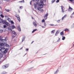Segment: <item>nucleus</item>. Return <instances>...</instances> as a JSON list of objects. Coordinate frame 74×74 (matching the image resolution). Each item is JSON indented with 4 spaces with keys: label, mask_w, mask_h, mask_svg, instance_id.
Returning a JSON list of instances; mask_svg holds the SVG:
<instances>
[{
    "label": "nucleus",
    "mask_w": 74,
    "mask_h": 74,
    "mask_svg": "<svg viewBox=\"0 0 74 74\" xmlns=\"http://www.w3.org/2000/svg\"><path fill=\"white\" fill-rule=\"evenodd\" d=\"M37 5L39 6V7H37V10L39 11H41V8L43 7V5L40 4V3L38 2L36 3V4H34V6L35 9L37 8Z\"/></svg>",
    "instance_id": "nucleus-1"
},
{
    "label": "nucleus",
    "mask_w": 74,
    "mask_h": 74,
    "mask_svg": "<svg viewBox=\"0 0 74 74\" xmlns=\"http://www.w3.org/2000/svg\"><path fill=\"white\" fill-rule=\"evenodd\" d=\"M2 36H0V46L2 47L4 46V43L5 42V41L6 40L5 39H1Z\"/></svg>",
    "instance_id": "nucleus-2"
},
{
    "label": "nucleus",
    "mask_w": 74,
    "mask_h": 74,
    "mask_svg": "<svg viewBox=\"0 0 74 74\" xmlns=\"http://www.w3.org/2000/svg\"><path fill=\"white\" fill-rule=\"evenodd\" d=\"M9 66V64H7L6 65L2 66V67L3 69H6Z\"/></svg>",
    "instance_id": "nucleus-3"
},
{
    "label": "nucleus",
    "mask_w": 74,
    "mask_h": 74,
    "mask_svg": "<svg viewBox=\"0 0 74 74\" xmlns=\"http://www.w3.org/2000/svg\"><path fill=\"white\" fill-rule=\"evenodd\" d=\"M48 13H47L44 16V18L45 19V20L47 19V17H48Z\"/></svg>",
    "instance_id": "nucleus-4"
},
{
    "label": "nucleus",
    "mask_w": 74,
    "mask_h": 74,
    "mask_svg": "<svg viewBox=\"0 0 74 74\" xmlns=\"http://www.w3.org/2000/svg\"><path fill=\"white\" fill-rule=\"evenodd\" d=\"M61 9L62 12L63 13L64 12V8L63 6H61Z\"/></svg>",
    "instance_id": "nucleus-5"
},
{
    "label": "nucleus",
    "mask_w": 74,
    "mask_h": 74,
    "mask_svg": "<svg viewBox=\"0 0 74 74\" xmlns=\"http://www.w3.org/2000/svg\"><path fill=\"white\" fill-rule=\"evenodd\" d=\"M73 10V9L72 8H71V7H70V6H69V8L68 9V11L69 12H70L72 10Z\"/></svg>",
    "instance_id": "nucleus-6"
},
{
    "label": "nucleus",
    "mask_w": 74,
    "mask_h": 74,
    "mask_svg": "<svg viewBox=\"0 0 74 74\" xmlns=\"http://www.w3.org/2000/svg\"><path fill=\"white\" fill-rule=\"evenodd\" d=\"M59 31L57 30L55 36H58V34H59Z\"/></svg>",
    "instance_id": "nucleus-7"
},
{
    "label": "nucleus",
    "mask_w": 74,
    "mask_h": 74,
    "mask_svg": "<svg viewBox=\"0 0 74 74\" xmlns=\"http://www.w3.org/2000/svg\"><path fill=\"white\" fill-rule=\"evenodd\" d=\"M18 29V30L19 31V32H21V27H20V26H18L17 27Z\"/></svg>",
    "instance_id": "nucleus-8"
},
{
    "label": "nucleus",
    "mask_w": 74,
    "mask_h": 74,
    "mask_svg": "<svg viewBox=\"0 0 74 74\" xmlns=\"http://www.w3.org/2000/svg\"><path fill=\"white\" fill-rule=\"evenodd\" d=\"M66 16H67V15L66 14H65L64 16H63L62 19V21L64 20V18H66Z\"/></svg>",
    "instance_id": "nucleus-9"
},
{
    "label": "nucleus",
    "mask_w": 74,
    "mask_h": 74,
    "mask_svg": "<svg viewBox=\"0 0 74 74\" xmlns=\"http://www.w3.org/2000/svg\"><path fill=\"white\" fill-rule=\"evenodd\" d=\"M7 22V21L6 20H3V19H2V22L3 23H5L6 22Z\"/></svg>",
    "instance_id": "nucleus-10"
},
{
    "label": "nucleus",
    "mask_w": 74,
    "mask_h": 74,
    "mask_svg": "<svg viewBox=\"0 0 74 74\" xmlns=\"http://www.w3.org/2000/svg\"><path fill=\"white\" fill-rule=\"evenodd\" d=\"M25 36H24V37L23 38L22 40V42H23L24 41H25Z\"/></svg>",
    "instance_id": "nucleus-11"
},
{
    "label": "nucleus",
    "mask_w": 74,
    "mask_h": 74,
    "mask_svg": "<svg viewBox=\"0 0 74 74\" xmlns=\"http://www.w3.org/2000/svg\"><path fill=\"white\" fill-rule=\"evenodd\" d=\"M12 33L15 35V36H16V32H15L14 31H13L12 32Z\"/></svg>",
    "instance_id": "nucleus-12"
},
{
    "label": "nucleus",
    "mask_w": 74,
    "mask_h": 74,
    "mask_svg": "<svg viewBox=\"0 0 74 74\" xmlns=\"http://www.w3.org/2000/svg\"><path fill=\"white\" fill-rule=\"evenodd\" d=\"M33 25H34L35 26H36H36H37V24L35 22H33Z\"/></svg>",
    "instance_id": "nucleus-13"
},
{
    "label": "nucleus",
    "mask_w": 74,
    "mask_h": 74,
    "mask_svg": "<svg viewBox=\"0 0 74 74\" xmlns=\"http://www.w3.org/2000/svg\"><path fill=\"white\" fill-rule=\"evenodd\" d=\"M5 24L7 26H10V24L7 22H6Z\"/></svg>",
    "instance_id": "nucleus-14"
},
{
    "label": "nucleus",
    "mask_w": 74,
    "mask_h": 74,
    "mask_svg": "<svg viewBox=\"0 0 74 74\" xmlns=\"http://www.w3.org/2000/svg\"><path fill=\"white\" fill-rule=\"evenodd\" d=\"M60 34L61 36H63L64 35V34L63 33V32L62 31L60 33Z\"/></svg>",
    "instance_id": "nucleus-15"
},
{
    "label": "nucleus",
    "mask_w": 74,
    "mask_h": 74,
    "mask_svg": "<svg viewBox=\"0 0 74 74\" xmlns=\"http://www.w3.org/2000/svg\"><path fill=\"white\" fill-rule=\"evenodd\" d=\"M5 49V48H3L1 47H0V51H1V49Z\"/></svg>",
    "instance_id": "nucleus-16"
},
{
    "label": "nucleus",
    "mask_w": 74,
    "mask_h": 74,
    "mask_svg": "<svg viewBox=\"0 0 74 74\" xmlns=\"http://www.w3.org/2000/svg\"><path fill=\"white\" fill-rule=\"evenodd\" d=\"M37 30V29H34V30L32 32V33H34V32H36V31Z\"/></svg>",
    "instance_id": "nucleus-17"
},
{
    "label": "nucleus",
    "mask_w": 74,
    "mask_h": 74,
    "mask_svg": "<svg viewBox=\"0 0 74 74\" xmlns=\"http://www.w3.org/2000/svg\"><path fill=\"white\" fill-rule=\"evenodd\" d=\"M62 40H65V39L66 38L65 37L63 36H62Z\"/></svg>",
    "instance_id": "nucleus-18"
},
{
    "label": "nucleus",
    "mask_w": 74,
    "mask_h": 74,
    "mask_svg": "<svg viewBox=\"0 0 74 74\" xmlns=\"http://www.w3.org/2000/svg\"><path fill=\"white\" fill-rule=\"evenodd\" d=\"M18 21H19V22H21V18H20V17H18V18H17Z\"/></svg>",
    "instance_id": "nucleus-19"
},
{
    "label": "nucleus",
    "mask_w": 74,
    "mask_h": 74,
    "mask_svg": "<svg viewBox=\"0 0 74 74\" xmlns=\"http://www.w3.org/2000/svg\"><path fill=\"white\" fill-rule=\"evenodd\" d=\"M40 2L41 4H42V5H43V6L44 5V3L43 2V1H40Z\"/></svg>",
    "instance_id": "nucleus-20"
},
{
    "label": "nucleus",
    "mask_w": 74,
    "mask_h": 74,
    "mask_svg": "<svg viewBox=\"0 0 74 74\" xmlns=\"http://www.w3.org/2000/svg\"><path fill=\"white\" fill-rule=\"evenodd\" d=\"M55 30H54L52 31L51 32V34H52V33H55Z\"/></svg>",
    "instance_id": "nucleus-21"
},
{
    "label": "nucleus",
    "mask_w": 74,
    "mask_h": 74,
    "mask_svg": "<svg viewBox=\"0 0 74 74\" xmlns=\"http://www.w3.org/2000/svg\"><path fill=\"white\" fill-rule=\"evenodd\" d=\"M3 56V54H1L0 53V58H2Z\"/></svg>",
    "instance_id": "nucleus-22"
},
{
    "label": "nucleus",
    "mask_w": 74,
    "mask_h": 74,
    "mask_svg": "<svg viewBox=\"0 0 74 74\" xmlns=\"http://www.w3.org/2000/svg\"><path fill=\"white\" fill-rule=\"evenodd\" d=\"M74 12L73 13V14H71V18H74V17H73V16H72V15H74Z\"/></svg>",
    "instance_id": "nucleus-23"
},
{
    "label": "nucleus",
    "mask_w": 74,
    "mask_h": 74,
    "mask_svg": "<svg viewBox=\"0 0 74 74\" xmlns=\"http://www.w3.org/2000/svg\"><path fill=\"white\" fill-rule=\"evenodd\" d=\"M58 72H59V70L58 69H57V71H56V72H55L54 74L58 73Z\"/></svg>",
    "instance_id": "nucleus-24"
},
{
    "label": "nucleus",
    "mask_w": 74,
    "mask_h": 74,
    "mask_svg": "<svg viewBox=\"0 0 74 74\" xmlns=\"http://www.w3.org/2000/svg\"><path fill=\"white\" fill-rule=\"evenodd\" d=\"M12 29H15V28H16L15 27L14 25H12Z\"/></svg>",
    "instance_id": "nucleus-25"
},
{
    "label": "nucleus",
    "mask_w": 74,
    "mask_h": 74,
    "mask_svg": "<svg viewBox=\"0 0 74 74\" xmlns=\"http://www.w3.org/2000/svg\"><path fill=\"white\" fill-rule=\"evenodd\" d=\"M7 51L6 50H5L3 51V53H7Z\"/></svg>",
    "instance_id": "nucleus-26"
},
{
    "label": "nucleus",
    "mask_w": 74,
    "mask_h": 74,
    "mask_svg": "<svg viewBox=\"0 0 74 74\" xmlns=\"http://www.w3.org/2000/svg\"><path fill=\"white\" fill-rule=\"evenodd\" d=\"M64 31H65V32H68V31H69V29H64Z\"/></svg>",
    "instance_id": "nucleus-27"
},
{
    "label": "nucleus",
    "mask_w": 74,
    "mask_h": 74,
    "mask_svg": "<svg viewBox=\"0 0 74 74\" xmlns=\"http://www.w3.org/2000/svg\"><path fill=\"white\" fill-rule=\"evenodd\" d=\"M6 73H7L5 72V71H3L2 72V74H5Z\"/></svg>",
    "instance_id": "nucleus-28"
},
{
    "label": "nucleus",
    "mask_w": 74,
    "mask_h": 74,
    "mask_svg": "<svg viewBox=\"0 0 74 74\" xmlns=\"http://www.w3.org/2000/svg\"><path fill=\"white\" fill-rule=\"evenodd\" d=\"M3 30L2 29H0V33H3Z\"/></svg>",
    "instance_id": "nucleus-29"
},
{
    "label": "nucleus",
    "mask_w": 74,
    "mask_h": 74,
    "mask_svg": "<svg viewBox=\"0 0 74 74\" xmlns=\"http://www.w3.org/2000/svg\"><path fill=\"white\" fill-rule=\"evenodd\" d=\"M25 1H24V0H22V1H19V3H24Z\"/></svg>",
    "instance_id": "nucleus-30"
},
{
    "label": "nucleus",
    "mask_w": 74,
    "mask_h": 74,
    "mask_svg": "<svg viewBox=\"0 0 74 74\" xmlns=\"http://www.w3.org/2000/svg\"><path fill=\"white\" fill-rule=\"evenodd\" d=\"M0 16H1V17H2V18H4V15H3L1 14L0 15Z\"/></svg>",
    "instance_id": "nucleus-31"
},
{
    "label": "nucleus",
    "mask_w": 74,
    "mask_h": 74,
    "mask_svg": "<svg viewBox=\"0 0 74 74\" xmlns=\"http://www.w3.org/2000/svg\"><path fill=\"white\" fill-rule=\"evenodd\" d=\"M56 0H52V1H51L52 3H53Z\"/></svg>",
    "instance_id": "nucleus-32"
},
{
    "label": "nucleus",
    "mask_w": 74,
    "mask_h": 74,
    "mask_svg": "<svg viewBox=\"0 0 74 74\" xmlns=\"http://www.w3.org/2000/svg\"><path fill=\"white\" fill-rule=\"evenodd\" d=\"M11 23H12V24H14V21H10Z\"/></svg>",
    "instance_id": "nucleus-33"
},
{
    "label": "nucleus",
    "mask_w": 74,
    "mask_h": 74,
    "mask_svg": "<svg viewBox=\"0 0 74 74\" xmlns=\"http://www.w3.org/2000/svg\"><path fill=\"white\" fill-rule=\"evenodd\" d=\"M15 36H14V35H12V39H13L14 38H15Z\"/></svg>",
    "instance_id": "nucleus-34"
},
{
    "label": "nucleus",
    "mask_w": 74,
    "mask_h": 74,
    "mask_svg": "<svg viewBox=\"0 0 74 74\" xmlns=\"http://www.w3.org/2000/svg\"><path fill=\"white\" fill-rule=\"evenodd\" d=\"M42 23L45 22V20H44V19H42Z\"/></svg>",
    "instance_id": "nucleus-35"
},
{
    "label": "nucleus",
    "mask_w": 74,
    "mask_h": 74,
    "mask_svg": "<svg viewBox=\"0 0 74 74\" xmlns=\"http://www.w3.org/2000/svg\"><path fill=\"white\" fill-rule=\"evenodd\" d=\"M33 68V67H31V68H29V69H28V71H30V70H32V69Z\"/></svg>",
    "instance_id": "nucleus-36"
},
{
    "label": "nucleus",
    "mask_w": 74,
    "mask_h": 74,
    "mask_svg": "<svg viewBox=\"0 0 74 74\" xmlns=\"http://www.w3.org/2000/svg\"><path fill=\"white\" fill-rule=\"evenodd\" d=\"M16 17L17 18H19V15H17V16H16Z\"/></svg>",
    "instance_id": "nucleus-37"
},
{
    "label": "nucleus",
    "mask_w": 74,
    "mask_h": 74,
    "mask_svg": "<svg viewBox=\"0 0 74 74\" xmlns=\"http://www.w3.org/2000/svg\"><path fill=\"white\" fill-rule=\"evenodd\" d=\"M2 19L0 18V23H1L2 22Z\"/></svg>",
    "instance_id": "nucleus-38"
},
{
    "label": "nucleus",
    "mask_w": 74,
    "mask_h": 74,
    "mask_svg": "<svg viewBox=\"0 0 74 74\" xmlns=\"http://www.w3.org/2000/svg\"><path fill=\"white\" fill-rule=\"evenodd\" d=\"M5 11H7V12H10V10H8V9H5Z\"/></svg>",
    "instance_id": "nucleus-39"
},
{
    "label": "nucleus",
    "mask_w": 74,
    "mask_h": 74,
    "mask_svg": "<svg viewBox=\"0 0 74 74\" xmlns=\"http://www.w3.org/2000/svg\"><path fill=\"white\" fill-rule=\"evenodd\" d=\"M3 27L4 28H6L7 27V26L5 25H3Z\"/></svg>",
    "instance_id": "nucleus-40"
},
{
    "label": "nucleus",
    "mask_w": 74,
    "mask_h": 74,
    "mask_svg": "<svg viewBox=\"0 0 74 74\" xmlns=\"http://www.w3.org/2000/svg\"><path fill=\"white\" fill-rule=\"evenodd\" d=\"M44 25L45 26L47 25L46 24V23H45V22H44Z\"/></svg>",
    "instance_id": "nucleus-41"
},
{
    "label": "nucleus",
    "mask_w": 74,
    "mask_h": 74,
    "mask_svg": "<svg viewBox=\"0 0 74 74\" xmlns=\"http://www.w3.org/2000/svg\"><path fill=\"white\" fill-rule=\"evenodd\" d=\"M59 39L57 41V42H59L60 41V38H59Z\"/></svg>",
    "instance_id": "nucleus-42"
},
{
    "label": "nucleus",
    "mask_w": 74,
    "mask_h": 74,
    "mask_svg": "<svg viewBox=\"0 0 74 74\" xmlns=\"http://www.w3.org/2000/svg\"><path fill=\"white\" fill-rule=\"evenodd\" d=\"M59 0H57L56 1V3H59Z\"/></svg>",
    "instance_id": "nucleus-43"
},
{
    "label": "nucleus",
    "mask_w": 74,
    "mask_h": 74,
    "mask_svg": "<svg viewBox=\"0 0 74 74\" xmlns=\"http://www.w3.org/2000/svg\"><path fill=\"white\" fill-rule=\"evenodd\" d=\"M60 20H59L57 21V22H58V23H59V22H60Z\"/></svg>",
    "instance_id": "nucleus-44"
},
{
    "label": "nucleus",
    "mask_w": 74,
    "mask_h": 74,
    "mask_svg": "<svg viewBox=\"0 0 74 74\" xmlns=\"http://www.w3.org/2000/svg\"><path fill=\"white\" fill-rule=\"evenodd\" d=\"M49 25H50V26H54V25H55L53 24H49Z\"/></svg>",
    "instance_id": "nucleus-45"
},
{
    "label": "nucleus",
    "mask_w": 74,
    "mask_h": 74,
    "mask_svg": "<svg viewBox=\"0 0 74 74\" xmlns=\"http://www.w3.org/2000/svg\"><path fill=\"white\" fill-rule=\"evenodd\" d=\"M6 45H7L6 44L3 43V46H6Z\"/></svg>",
    "instance_id": "nucleus-46"
},
{
    "label": "nucleus",
    "mask_w": 74,
    "mask_h": 74,
    "mask_svg": "<svg viewBox=\"0 0 74 74\" xmlns=\"http://www.w3.org/2000/svg\"><path fill=\"white\" fill-rule=\"evenodd\" d=\"M9 46V45H7L6 44V47H8Z\"/></svg>",
    "instance_id": "nucleus-47"
},
{
    "label": "nucleus",
    "mask_w": 74,
    "mask_h": 74,
    "mask_svg": "<svg viewBox=\"0 0 74 74\" xmlns=\"http://www.w3.org/2000/svg\"><path fill=\"white\" fill-rule=\"evenodd\" d=\"M41 12H44V10H43V9H42L41 10Z\"/></svg>",
    "instance_id": "nucleus-48"
},
{
    "label": "nucleus",
    "mask_w": 74,
    "mask_h": 74,
    "mask_svg": "<svg viewBox=\"0 0 74 74\" xmlns=\"http://www.w3.org/2000/svg\"><path fill=\"white\" fill-rule=\"evenodd\" d=\"M32 1H31L30 2V5H32Z\"/></svg>",
    "instance_id": "nucleus-49"
},
{
    "label": "nucleus",
    "mask_w": 74,
    "mask_h": 74,
    "mask_svg": "<svg viewBox=\"0 0 74 74\" xmlns=\"http://www.w3.org/2000/svg\"><path fill=\"white\" fill-rule=\"evenodd\" d=\"M20 8H23V6H21Z\"/></svg>",
    "instance_id": "nucleus-50"
},
{
    "label": "nucleus",
    "mask_w": 74,
    "mask_h": 74,
    "mask_svg": "<svg viewBox=\"0 0 74 74\" xmlns=\"http://www.w3.org/2000/svg\"><path fill=\"white\" fill-rule=\"evenodd\" d=\"M25 50H26V51H28L29 50V49H25Z\"/></svg>",
    "instance_id": "nucleus-51"
},
{
    "label": "nucleus",
    "mask_w": 74,
    "mask_h": 74,
    "mask_svg": "<svg viewBox=\"0 0 74 74\" xmlns=\"http://www.w3.org/2000/svg\"><path fill=\"white\" fill-rule=\"evenodd\" d=\"M9 29L10 30H11V31H12V29H11V28H9Z\"/></svg>",
    "instance_id": "nucleus-52"
},
{
    "label": "nucleus",
    "mask_w": 74,
    "mask_h": 74,
    "mask_svg": "<svg viewBox=\"0 0 74 74\" xmlns=\"http://www.w3.org/2000/svg\"><path fill=\"white\" fill-rule=\"evenodd\" d=\"M42 28H45V27L43 26H42Z\"/></svg>",
    "instance_id": "nucleus-53"
},
{
    "label": "nucleus",
    "mask_w": 74,
    "mask_h": 74,
    "mask_svg": "<svg viewBox=\"0 0 74 74\" xmlns=\"http://www.w3.org/2000/svg\"><path fill=\"white\" fill-rule=\"evenodd\" d=\"M33 42H34V41H32L31 43V44H33Z\"/></svg>",
    "instance_id": "nucleus-54"
},
{
    "label": "nucleus",
    "mask_w": 74,
    "mask_h": 74,
    "mask_svg": "<svg viewBox=\"0 0 74 74\" xmlns=\"http://www.w3.org/2000/svg\"><path fill=\"white\" fill-rule=\"evenodd\" d=\"M43 1H44L45 2H46V0H43Z\"/></svg>",
    "instance_id": "nucleus-55"
},
{
    "label": "nucleus",
    "mask_w": 74,
    "mask_h": 74,
    "mask_svg": "<svg viewBox=\"0 0 74 74\" xmlns=\"http://www.w3.org/2000/svg\"><path fill=\"white\" fill-rule=\"evenodd\" d=\"M39 0H36V1H39Z\"/></svg>",
    "instance_id": "nucleus-56"
},
{
    "label": "nucleus",
    "mask_w": 74,
    "mask_h": 74,
    "mask_svg": "<svg viewBox=\"0 0 74 74\" xmlns=\"http://www.w3.org/2000/svg\"><path fill=\"white\" fill-rule=\"evenodd\" d=\"M69 1H71H71H72V0H69Z\"/></svg>",
    "instance_id": "nucleus-57"
},
{
    "label": "nucleus",
    "mask_w": 74,
    "mask_h": 74,
    "mask_svg": "<svg viewBox=\"0 0 74 74\" xmlns=\"http://www.w3.org/2000/svg\"><path fill=\"white\" fill-rule=\"evenodd\" d=\"M32 19H34V18H33V17H32Z\"/></svg>",
    "instance_id": "nucleus-58"
},
{
    "label": "nucleus",
    "mask_w": 74,
    "mask_h": 74,
    "mask_svg": "<svg viewBox=\"0 0 74 74\" xmlns=\"http://www.w3.org/2000/svg\"><path fill=\"white\" fill-rule=\"evenodd\" d=\"M33 1H35V0H32Z\"/></svg>",
    "instance_id": "nucleus-59"
},
{
    "label": "nucleus",
    "mask_w": 74,
    "mask_h": 74,
    "mask_svg": "<svg viewBox=\"0 0 74 74\" xmlns=\"http://www.w3.org/2000/svg\"><path fill=\"white\" fill-rule=\"evenodd\" d=\"M9 33H8V35H9Z\"/></svg>",
    "instance_id": "nucleus-60"
},
{
    "label": "nucleus",
    "mask_w": 74,
    "mask_h": 74,
    "mask_svg": "<svg viewBox=\"0 0 74 74\" xmlns=\"http://www.w3.org/2000/svg\"><path fill=\"white\" fill-rule=\"evenodd\" d=\"M22 49V48H21L20 49Z\"/></svg>",
    "instance_id": "nucleus-61"
},
{
    "label": "nucleus",
    "mask_w": 74,
    "mask_h": 74,
    "mask_svg": "<svg viewBox=\"0 0 74 74\" xmlns=\"http://www.w3.org/2000/svg\"><path fill=\"white\" fill-rule=\"evenodd\" d=\"M73 25L74 26V23L73 24Z\"/></svg>",
    "instance_id": "nucleus-62"
},
{
    "label": "nucleus",
    "mask_w": 74,
    "mask_h": 74,
    "mask_svg": "<svg viewBox=\"0 0 74 74\" xmlns=\"http://www.w3.org/2000/svg\"><path fill=\"white\" fill-rule=\"evenodd\" d=\"M19 12L20 13V12L19 11Z\"/></svg>",
    "instance_id": "nucleus-63"
},
{
    "label": "nucleus",
    "mask_w": 74,
    "mask_h": 74,
    "mask_svg": "<svg viewBox=\"0 0 74 74\" xmlns=\"http://www.w3.org/2000/svg\"><path fill=\"white\" fill-rule=\"evenodd\" d=\"M8 19H9V18H8Z\"/></svg>",
    "instance_id": "nucleus-64"
}]
</instances>
